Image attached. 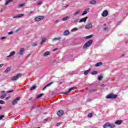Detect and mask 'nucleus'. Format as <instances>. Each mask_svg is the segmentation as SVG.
Listing matches in <instances>:
<instances>
[{"mask_svg": "<svg viewBox=\"0 0 128 128\" xmlns=\"http://www.w3.org/2000/svg\"><path fill=\"white\" fill-rule=\"evenodd\" d=\"M92 44V40H90L86 42L83 46V48H88L89 46H90V45Z\"/></svg>", "mask_w": 128, "mask_h": 128, "instance_id": "nucleus-1", "label": "nucleus"}, {"mask_svg": "<svg viewBox=\"0 0 128 128\" xmlns=\"http://www.w3.org/2000/svg\"><path fill=\"white\" fill-rule=\"evenodd\" d=\"M50 52L48 51L46 52L44 54V56H50Z\"/></svg>", "mask_w": 128, "mask_h": 128, "instance_id": "nucleus-20", "label": "nucleus"}, {"mask_svg": "<svg viewBox=\"0 0 128 128\" xmlns=\"http://www.w3.org/2000/svg\"><path fill=\"white\" fill-rule=\"evenodd\" d=\"M98 72L96 71H93L92 72V74L94 75V74H97Z\"/></svg>", "mask_w": 128, "mask_h": 128, "instance_id": "nucleus-33", "label": "nucleus"}, {"mask_svg": "<svg viewBox=\"0 0 128 128\" xmlns=\"http://www.w3.org/2000/svg\"><path fill=\"white\" fill-rule=\"evenodd\" d=\"M58 22V20H56V21H54V23L55 24H56V22Z\"/></svg>", "mask_w": 128, "mask_h": 128, "instance_id": "nucleus-50", "label": "nucleus"}, {"mask_svg": "<svg viewBox=\"0 0 128 128\" xmlns=\"http://www.w3.org/2000/svg\"><path fill=\"white\" fill-rule=\"evenodd\" d=\"M2 92H4V91H2Z\"/></svg>", "mask_w": 128, "mask_h": 128, "instance_id": "nucleus-59", "label": "nucleus"}, {"mask_svg": "<svg viewBox=\"0 0 128 128\" xmlns=\"http://www.w3.org/2000/svg\"><path fill=\"white\" fill-rule=\"evenodd\" d=\"M38 46V44H36V43H32V46Z\"/></svg>", "mask_w": 128, "mask_h": 128, "instance_id": "nucleus-36", "label": "nucleus"}, {"mask_svg": "<svg viewBox=\"0 0 128 128\" xmlns=\"http://www.w3.org/2000/svg\"><path fill=\"white\" fill-rule=\"evenodd\" d=\"M2 107L0 106V110H2Z\"/></svg>", "mask_w": 128, "mask_h": 128, "instance_id": "nucleus-53", "label": "nucleus"}, {"mask_svg": "<svg viewBox=\"0 0 128 128\" xmlns=\"http://www.w3.org/2000/svg\"><path fill=\"white\" fill-rule=\"evenodd\" d=\"M102 78H104L102 74H100V76H98V80H102Z\"/></svg>", "mask_w": 128, "mask_h": 128, "instance_id": "nucleus-29", "label": "nucleus"}, {"mask_svg": "<svg viewBox=\"0 0 128 128\" xmlns=\"http://www.w3.org/2000/svg\"><path fill=\"white\" fill-rule=\"evenodd\" d=\"M92 113H90L88 114V118H92Z\"/></svg>", "mask_w": 128, "mask_h": 128, "instance_id": "nucleus-35", "label": "nucleus"}, {"mask_svg": "<svg viewBox=\"0 0 128 128\" xmlns=\"http://www.w3.org/2000/svg\"><path fill=\"white\" fill-rule=\"evenodd\" d=\"M122 120H118L115 122V124H116L120 125V124H122Z\"/></svg>", "mask_w": 128, "mask_h": 128, "instance_id": "nucleus-19", "label": "nucleus"}, {"mask_svg": "<svg viewBox=\"0 0 128 128\" xmlns=\"http://www.w3.org/2000/svg\"><path fill=\"white\" fill-rule=\"evenodd\" d=\"M76 87L74 86V87H72L71 88H70L66 92H60V94H70V92H72V90H76Z\"/></svg>", "mask_w": 128, "mask_h": 128, "instance_id": "nucleus-4", "label": "nucleus"}, {"mask_svg": "<svg viewBox=\"0 0 128 128\" xmlns=\"http://www.w3.org/2000/svg\"><path fill=\"white\" fill-rule=\"evenodd\" d=\"M116 98L118 95H114V94H110L106 96V98Z\"/></svg>", "mask_w": 128, "mask_h": 128, "instance_id": "nucleus-5", "label": "nucleus"}, {"mask_svg": "<svg viewBox=\"0 0 128 128\" xmlns=\"http://www.w3.org/2000/svg\"><path fill=\"white\" fill-rule=\"evenodd\" d=\"M90 4H96V0H92L90 2Z\"/></svg>", "mask_w": 128, "mask_h": 128, "instance_id": "nucleus-24", "label": "nucleus"}, {"mask_svg": "<svg viewBox=\"0 0 128 128\" xmlns=\"http://www.w3.org/2000/svg\"><path fill=\"white\" fill-rule=\"evenodd\" d=\"M56 126H60V123H58L56 124Z\"/></svg>", "mask_w": 128, "mask_h": 128, "instance_id": "nucleus-47", "label": "nucleus"}, {"mask_svg": "<svg viewBox=\"0 0 128 128\" xmlns=\"http://www.w3.org/2000/svg\"><path fill=\"white\" fill-rule=\"evenodd\" d=\"M16 54V52L12 51L11 52H10V54L7 56V58H10V56H14Z\"/></svg>", "mask_w": 128, "mask_h": 128, "instance_id": "nucleus-14", "label": "nucleus"}, {"mask_svg": "<svg viewBox=\"0 0 128 128\" xmlns=\"http://www.w3.org/2000/svg\"><path fill=\"white\" fill-rule=\"evenodd\" d=\"M42 4V1H40L39 2H38L37 4L38 6H40Z\"/></svg>", "mask_w": 128, "mask_h": 128, "instance_id": "nucleus-37", "label": "nucleus"}, {"mask_svg": "<svg viewBox=\"0 0 128 128\" xmlns=\"http://www.w3.org/2000/svg\"><path fill=\"white\" fill-rule=\"evenodd\" d=\"M124 56V54H122V55H121V56Z\"/></svg>", "mask_w": 128, "mask_h": 128, "instance_id": "nucleus-56", "label": "nucleus"}, {"mask_svg": "<svg viewBox=\"0 0 128 128\" xmlns=\"http://www.w3.org/2000/svg\"><path fill=\"white\" fill-rule=\"evenodd\" d=\"M104 26H106V24H104Z\"/></svg>", "mask_w": 128, "mask_h": 128, "instance_id": "nucleus-51", "label": "nucleus"}, {"mask_svg": "<svg viewBox=\"0 0 128 128\" xmlns=\"http://www.w3.org/2000/svg\"><path fill=\"white\" fill-rule=\"evenodd\" d=\"M6 100H8V98H6Z\"/></svg>", "mask_w": 128, "mask_h": 128, "instance_id": "nucleus-60", "label": "nucleus"}, {"mask_svg": "<svg viewBox=\"0 0 128 128\" xmlns=\"http://www.w3.org/2000/svg\"><path fill=\"white\" fill-rule=\"evenodd\" d=\"M32 100V98H29L28 100Z\"/></svg>", "mask_w": 128, "mask_h": 128, "instance_id": "nucleus-52", "label": "nucleus"}, {"mask_svg": "<svg viewBox=\"0 0 128 128\" xmlns=\"http://www.w3.org/2000/svg\"><path fill=\"white\" fill-rule=\"evenodd\" d=\"M88 10H90V8H88L84 11L83 13L82 14V16H84V14H86L88 12Z\"/></svg>", "mask_w": 128, "mask_h": 128, "instance_id": "nucleus-16", "label": "nucleus"}, {"mask_svg": "<svg viewBox=\"0 0 128 128\" xmlns=\"http://www.w3.org/2000/svg\"><path fill=\"white\" fill-rule=\"evenodd\" d=\"M100 86H102V88H104V86H106V85H104V84H100Z\"/></svg>", "mask_w": 128, "mask_h": 128, "instance_id": "nucleus-41", "label": "nucleus"}, {"mask_svg": "<svg viewBox=\"0 0 128 128\" xmlns=\"http://www.w3.org/2000/svg\"><path fill=\"white\" fill-rule=\"evenodd\" d=\"M2 66H4V64H0V68H2Z\"/></svg>", "mask_w": 128, "mask_h": 128, "instance_id": "nucleus-48", "label": "nucleus"}, {"mask_svg": "<svg viewBox=\"0 0 128 128\" xmlns=\"http://www.w3.org/2000/svg\"><path fill=\"white\" fill-rule=\"evenodd\" d=\"M14 92V90H12L7 91L6 92L8 94H10V92Z\"/></svg>", "mask_w": 128, "mask_h": 128, "instance_id": "nucleus-43", "label": "nucleus"}, {"mask_svg": "<svg viewBox=\"0 0 128 128\" xmlns=\"http://www.w3.org/2000/svg\"><path fill=\"white\" fill-rule=\"evenodd\" d=\"M3 118H4V115L0 116V120H2Z\"/></svg>", "mask_w": 128, "mask_h": 128, "instance_id": "nucleus-38", "label": "nucleus"}, {"mask_svg": "<svg viewBox=\"0 0 128 128\" xmlns=\"http://www.w3.org/2000/svg\"><path fill=\"white\" fill-rule=\"evenodd\" d=\"M62 84V82H60L59 84Z\"/></svg>", "mask_w": 128, "mask_h": 128, "instance_id": "nucleus-57", "label": "nucleus"}, {"mask_svg": "<svg viewBox=\"0 0 128 128\" xmlns=\"http://www.w3.org/2000/svg\"><path fill=\"white\" fill-rule=\"evenodd\" d=\"M10 70H12V67H8L5 70L4 72H10Z\"/></svg>", "mask_w": 128, "mask_h": 128, "instance_id": "nucleus-25", "label": "nucleus"}, {"mask_svg": "<svg viewBox=\"0 0 128 128\" xmlns=\"http://www.w3.org/2000/svg\"><path fill=\"white\" fill-rule=\"evenodd\" d=\"M6 37H4V36H3V37H2L1 38V40H6Z\"/></svg>", "mask_w": 128, "mask_h": 128, "instance_id": "nucleus-46", "label": "nucleus"}, {"mask_svg": "<svg viewBox=\"0 0 128 128\" xmlns=\"http://www.w3.org/2000/svg\"><path fill=\"white\" fill-rule=\"evenodd\" d=\"M92 38V35H90L88 36H87L86 37V38L88 39V38Z\"/></svg>", "mask_w": 128, "mask_h": 128, "instance_id": "nucleus-31", "label": "nucleus"}, {"mask_svg": "<svg viewBox=\"0 0 128 128\" xmlns=\"http://www.w3.org/2000/svg\"><path fill=\"white\" fill-rule=\"evenodd\" d=\"M14 0H6V2H5V6H8L10 2H13Z\"/></svg>", "mask_w": 128, "mask_h": 128, "instance_id": "nucleus-21", "label": "nucleus"}, {"mask_svg": "<svg viewBox=\"0 0 128 128\" xmlns=\"http://www.w3.org/2000/svg\"><path fill=\"white\" fill-rule=\"evenodd\" d=\"M108 26H106L104 28V30H108Z\"/></svg>", "mask_w": 128, "mask_h": 128, "instance_id": "nucleus-42", "label": "nucleus"}, {"mask_svg": "<svg viewBox=\"0 0 128 128\" xmlns=\"http://www.w3.org/2000/svg\"><path fill=\"white\" fill-rule=\"evenodd\" d=\"M44 42L42 41V40L41 41V42H40V44H44Z\"/></svg>", "mask_w": 128, "mask_h": 128, "instance_id": "nucleus-49", "label": "nucleus"}, {"mask_svg": "<svg viewBox=\"0 0 128 128\" xmlns=\"http://www.w3.org/2000/svg\"><path fill=\"white\" fill-rule=\"evenodd\" d=\"M20 100V97H17L12 102V104L13 106H14V104H18V102Z\"/></svg>", "mask_w": 128, "mask_h": 128, "instance_id": "nucleus-7", "label": "nucleus"}, {"mask_svg": "<svg viewBox=\"0 0 128 128\" xmlns=\"http://www.w3.org/2000/svg\"><path fill=\"white\" fill-rule=\"evenodd\" d=\"M20 76H22V74L19 73V74H17L16 76H13L12 78V80H13V81L18 80V78H20Z\"/></svg>", "mask_w": 128, "mask_h": 128, "instance_id": "nucleus-3", "label": "nucleus"}, {"mask_svg": "<svg viewBox=\"0 0 128 128\" xmlns=\"http://www.w3.org/2000/svg\"><path fill=\"white\" fill-rule=\"evenodd\" d=\"M108 10H104L102 14V16L104 18H106V16H108Z\"/></svg>", "mask_w": 128, "mask_h": 128, "instance_id": "nucleus-8", "label": "nucleus"}, {"mask_svg": "<svg viewBox=\"0 0 128 128\" xmlns=\"http://www.w3.org/2000/svg\"><path fill=\"white\" fill-rule=\"evenodd\" d=\"M36 85H34L30 88V90H36Z\"/></svg>", "mask_w": 128, "mask_h": 128, "instance_id": "nucleus-27", "label": "nucleus"}, {"mask_svg": "<svg viewBox=\"0 0 128 128\" xmlns=\"http://www.w3.org/2000/svg\"><path fill=\"white\" fill-rule=\"evenodd\" d=\"M92 28V23L88 24L85 26V28H86V30H90V28Z\"/></svg>", "mask_w": 128, "mask_h": 128, "instance_id": "nucleus-9", "label": "nucleus"}, {"mask_svg": "<svg viewBox=\"0 0 128 128\" xmlns=\"http://www.w3.org/2000/svg\"><path fill=\"white\" fill-rule=\"evenodd\" d=\"M24 16V14H19L18 16H14L13 18H22V16Z\"/></svg>", "mask_w": 128, "mask_h": 128, "instance_id": "nucleus-18", "label": "nucleus"}, {"mask_svg": "<svg viewBox=\"0 0 128 128\" xmlns=\"http://www.w3.org/2000/svg\"><path fill=\"white\" fill-rule=\"evenodd\" d=\"M24 6V4H20L19 5V6H20V8H22V6Z\"/></svg>", "mask_w": 128, "mask_h": 128, "instance_id": "nucleus-40", "label": "nucleus"}, {"mask_svg": "<svg viewBox=\"0 0 128 128\" xmlns=\"http://www.w3.org/2000/svg\"><path fill=\"white\" fill-rule=\"evenodd\" d=\"M24 48H20V56H23L24 54Z\"/></svg>", "mask_w": 128, "mask_h": 128, "instance_id": "nucleus-13", "label": "nucleus"}, {"mask_svg": "<svg viewBox=\"0 0 128 128\" xmlns=\"http://www.w3.org/2000/svg\"><path fill=\"white\" fill-rule=\"evenodd\" d=\"M70 18V17L68 16H66L64 18H62V20H63V22H64L66 20H68Z\"/></svg>", "mask_w": 128, "mask_h": 128, "instance_id": "nucleus-26", "label": "nucleus"}, {"mask_svg": "<svg viewBox=\"0 0 128 128\" xmlns=\"http://www.w3.org/2000/svg\"><path fill=\"white\" fill-rule=\"evenodd\" d=\"M14 34V32H12V31L8 32V34Z\"/></svg>", "mask_w": 128, "mask_h": 128, "instance_id": "nucleus-45", "label": "nucleus"}, {"mask_svg": "<svg viewBox=\"0 0 128 128\" xmlns=\"http://www.w3.org/2000/svg\"><path fill=\"white\" fill-rule=\"evenodd\" d=\"M52 82H50V83L47 84L42 89V90H46V88H48V86H52Z\"/></svg>", "mask_w": 128, "mask_h": 128, "instance_id": "nucleus-15", "label": "nucleus"}, {"mask_svg": "<svg viewBox=\"0 0 128 128\" xmlns=\"http://www.w3.org/2000/svg\"><path fill=\"white\" fill-rule=\"evenodd\" d=\"M92 92H96L95 90H92Z\"/></svg>", "mask_w": 128, "mask_h": 128, "instance_id": "nucleus-58", "label": "nucleus"}, {"mask_svg": "<svg viewBox=\"0 0 128 128\" xmlns=\"http://www.w3.org/2000/svg\"><path fill=\"white\" fill-rule=\"evenodd\" d=\"M46 38H42V41H43L44 42H46Z\"/></svg>", "mask_w": 128, "mask_h": 128, "instance_id": "nucleus-44", "label": "nucleus"}, {"mask_svg": "<svg viewBox=\"0 0 128 128\" xmlns=\"http://www.w3.org/2000/svg\"><path fill=\"white\" fill-rule=\"evenodd\" d=\"M78 28H74L72 30V32H76L78 30Z\"/></svg>", "mask_w": 128, "mask_h": 128, "instance_id": "nucleus-34", "label": "nucleus"}, {"mask_svg": "<svg viewBox=\"0 0 128 128\" xmlns=\"http://www.w3.org/2000/svg\"><path fill=\"white\" fill-rule=\"evenodd\" d=\"M56 48H54V52L56 51Z\"/></svg>", "mask_w": 128, "mask_h": 128, "instance_id": "nucleus-55", "label": "nucleus"}, {"mask_svg": "<svg viewBox=\"0 0 128 128\" xmlns=\"http://www.w3.org/2000/svg\"><path fill=\"white\" fill-rule=\"evenodd\" d=\"M100 66H102V62H98L95 64V66L96 67Z\"/></svg>", "mask_w": 128, "mask_h": 128, "instance_id": "nucleus-23", "label": "nucleus"}, {"mask_svg": "<svg viewBox=\"0 0 128 128\" xmlns=\"http://www.w3.org/2000/svg\"><path fill=\"white\" fill-rule=\"evenodd\" d=\"M6 95L4 94V95L1 96L0 98H6Z\"/></svg>", "mask_w": 128, "mask_h": 128, "instance_id": "nucleus-39", "label": "nucleus"}, {"mask_svg": "<svg viewBox=\"0 0 128 128\" xmlns=\"http://www.w3.org/2000/svg\"><path fill=\"white\" fill-rule=\"evenodd\" d=\"M80 10L78 9L74 12V16H78V14H80Z\"/></svg>", "mask_w": 128, "mask_h": 128, "instance_id": "nucleus-12", "label": "nucleus"}, {"mask_svg": "<svg viewBox=\"0 0 128 128\" xmlns=\"http://www.w3.org/2000/svg\"><path fill=\"white\" fill-rule=\"evenodd\" d=\"M33 12H34L33 11H31L30 12V14H32Z\"/></svg>", "mask_w": 128, "mask_h": 128, "instance_id": "nucleus-54", "label": "nucleus"}, {"mask_svg": "<svg viewBox=\"0 0 128 128\" xmlns=\"http://www.w3.org/2000/svg\"><path fill=\"white\" fill-rule=\"evenodd\" d=\"M6 104V102L2 100H0V104Z\"/></svg>", "mask_w": 128, "mask_h": 128, "instance_id": "nucleus-32", "label": "nucleus"}, {"mask_svg": "<svg viewBox=\"0 0 128 128\" xmlns=\"http://www.w3.org/2000/svg\"><path fill=\"white\" fill-rule=\"evenodd\" d=\"M60 40H62V37L59 36L58 38H54L52 39V40L53 42H56V40H58L59 42H60Z\"/></svg>", "mask_w": 128, "mask_h": 128, "instance_id": "nucleus-10", "label": "nucleus"}, {"mask_svg": "<svg viewBox=\"0 0 128 128\" xmlns=\"http://www.w3.org/2000/svg\"><path fill=\"white\" fill-rule=\"evenodd\" d=\"M35 2L36 1V0H34Z\"/></svg>", "mask_w": 128, "mask_h": 128, "instance_id": "nucleus-61", "label": "nucleus"}, {"mask_svg": "<svg viewBox=\"0 0 128 128\" xmlns=\"http://www.w3.org/2000/svg\"><path fill=\"white\" fill-rule=\"evenodd\" d=\"M90 72V69L86 70L84 74H85V76H86V74H88V72Z\"/></svg>", "mask_w": 128, "mask_h": 128, "instance_id": "nucleus-28", "label": "nucleus"}, {"mask_svg": "<svg viewBox=\"0 0 128 128\" xmlns=\"http://www.w3.org/2000/svg\"><path fill=\"white\" fill-rule=\"evenodd\" d=\"M86 20H88V17L84 18H83L80 19L79 22H86Z\"/></svg>", "mask_w": 128, "mask_h": 128, "instance_id": "nucleus-17", "label": "nucleus"}, {"mask_svg": "<svg viewBox=\"0 0 128 128\" xmlns=\"http://www.w3.org/2000/svg\"><path fill=\"white\" fill-rule=\"evenodd\" d=\"M57 114H58V116H62L64 114V111H62V110H60L57 112Z\"/></svg>", "mask_w": 128, "mask_h": 128, "instance_id": "nucleus-11", "label": "nucleus"}, {"mask_svg": "<svg viewBox=\"0 0 128 128\" xmlns=\"http://www.w3.org/2000/svg\"><path fill=\"white\" fill-rule=\"evenodd\" d=\"M44 18V16H38L37 17H36L34 18V21L35 22H40V20H42Z\"/></svg>", "mask_w": 128, "mask_h": 128, "instance_id": "nucleus-6", "label": "nucleus"}, {"mask_svg": "<svg viewBox=\"0 0 128 128\" xmlns=\"http://www.w3.org/2000/svg\"><path fill=\"white\" fill-rule=\"evenodd\" d=\"M104 128H116V125L114 124H110V122H106V123L104 126H103Z\"/></svg>", "mask_w": 128, "mask_h": 128, "instance_id": "nucleus-2", "label": "nucleus"}, {"mask_svg": "<svg viewBox=\"0 0 128 128\" xmlns=\"http://www.w3.org/2000/svg\"><path fill=\"white\" fill-rule=\"evenodd\" d=\"M68 34H70V31H68V30H66L64 32V36H68Z\"/></svg>", "mask_w": 128, "mask_h": 128, "instance_id": "nucleus-22", "label": "nucleus"}, {"mask_svg": "<svg viewBox=\"0 0 128 128\" xmlns=\"http://www.w3.org/2000/svg\"><path fill=\"white\" fill-rule=\"evenodd\" d=\"M44 94H40L38 96H37V98H42V96H44Z\"/></svg>", "mask_w": 128, "mask_h": 128, "instance_id": "nucleus-30", "label": "nucleus"}]
</instances>
